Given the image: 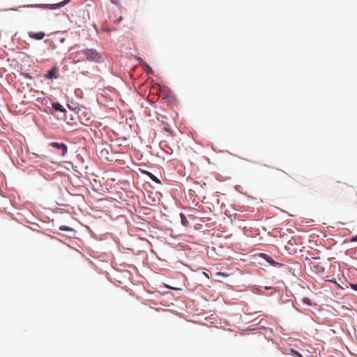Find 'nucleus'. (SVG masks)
<instances>
[{
    "label": "nucleus",
    "mask_w": 357,
    "mask_h": 357,
    "mask_svg": "<svg viewBox=\"0 0 357 357\" xmlns=\"http://www.w3.org/2000/svg\"><path fill=\"white\" fill-rule=\"evenodd\" d=\"M319 258H314L313 260L310 262V268L312 271H315L317 273H321L324 271V268L319 265L317 262Z\"/></svg>",
    "instance_id": "5"
},
{
    "label": "nucleus",
    "mask_w": 357,
    "mask_h": 357,
    "mask_svg": "<svg viewBox=\"0 0 357 357\" xmlns=\"http://www.w3.org/2000/svg\"><path fill=\"white\" fill-rule=\"evenodd\" d=\"M70 0H65L63 1H61L60 3H54V4H50V5H45V4H36V5H27V6H24L23 7H41V8H46V7H48L49 8H51V9H55V8H61V7H63L66 4H67L68 2H69Z\"/></svg>",
    "instance_id": "2"
},
{
    "label": "nucleus",
    "mask_w": 357,
    "mask_h": 357,
    "mask_svg": "<svg viewBox=\"0 0 357 357\" xmlns=\"http://www.w3.org/2000/svg\"><path fill=\"white\" fill-rule=\"evenodd\" d=\"M59 229L61 231H72L73 230L70 227H69L68 226H61L59 227Z\"/></svg>",
    "instance_id": "12"
},
{
    "label": "nucleus",
    "mask_w": 357,
    "mask_h": 357,
    "mask_svg": "<svg viewBox=\"0 0 357 357\" xmlns=\"http://www.w3.org/2000/svg\"><path fill=\"white\" fill-rule=\"evenodd\" d=\"M291 351L293 354H294L295 355L298 356V357H302V356L298 352H297L296 351H295L294 349H291Z\"/></svg>",
    "instance_id": "15"
},
{
    "label": "nucleus",
    "mask_w": 357,
    "mask_h": 357,
    "mask_svg": "<svg viewBox=\"0 0 357 357\" xmlns=\"http://www.w3.org/2000/svg\"><path fill=\"white\" fill-rule=\"evenodd\" d=\"M160 92L165 93L166 92V89H160Z\"/></svg>",
    "instance_id": "19"
},
{
    "label": "nucleus",
    "mask_w": 357,
    "mask_h": 357,
    "mask_svg": "<svg viewBox=\"0 0 357 357\" xmlns=\"http://www.w3.org/2000/svg\"><path fill=\"white\" fill-rule=\"evenodd\" d=\"M351 287L354 290L357 291V282L356 284H351Z\"/></svg>",
    "instance_id": "16"
},
{
    "label": "nucleus",
    "mask_w": 357,
    "mask_h": 357,
    "mask_svg": "<svg viewBox=\"0 0 357 357\" xmlns=\"http://www.w3.org/2000/svg\"><path fill=\"white\" fill-rule=\"evenodd\" d=\"M143 66L145 67L146 74L152 75L153 73L152 68L147 63H144Z\"/></svg>",
    "instance_id": "9"
},
{
    "label": "nucleus",
    "mask_w": 357,
    "mask_h": 357,
    "mask_svg": "<svg viewBox=\"0 0 357 357\" xmlns=\"http://www.w3.org/2000/svg\"><path fill=\"white\" fill-rule=\"evenodd\" d=\"M113 4L119 5V0H109Z\"/></svg>",
    "instance_id": "17"
},
{
    "label": "nucleus",
    "mask_w": 357,
    "mask_h": 357,
    "mask_svg": "<svg viewBox=\"0 0 357 357\" xmlns=\"http://www.w3.org/2000/svg\"><path fill=\"white\" fill-rule=\"evenodd\" d=\"M53 108L55 109V110H57V111H61V112H64L66 111L63 106L59 104V103H54L53 104Z\"/></svg>",
    "instance_id": "8"
},
{
    "label": "nucleus",
    "mask_w": 357,
    "mask_h": 357,
    "mask_svg": "<svg viewBox=\"0 0 357 357\" xmlns=\"http://www.w3.org/2000/svg\"><path fill=\"white\" fill-rule=\"evenodd\" d=\"M151 178L153 181H155V182H156V183H160V181H159V179H158V178H156V177H155L154 175H153V174H151Z\"/></svg>",
    "instance_id": "14"
},
{
    "label": "nucleus",
    "mask_w": 357,
    "mask_h": 357,
    "mask_svg": "<svg viewBox=\"0 0 357 357\" xmlns=\"http://www.w3.org/2000/svg\"><path fill=\"white\" fill-rule=\"evenodd\" d=\"M261 256H264V258L271 264L274 263V261L268 255L266 254H261Z\"/></svg>",
    "instance_id": "10"
},
{
    "label": "nucleus",
    "mask_w": 357,
    "mask_h": 357,
    "mask_svg": "<svg viewBox=\"0 0 357 357\" xmlns=\"http://www.w3.org/2000/svg\"><path fill=\"white\" fill-rule=\"evenodd\" d=\"M215 275H219V276H222V277H228L229 276V274L222 273V272H217V273H215Z\"/></svg>",
    "instance_id": "13"
},
{
    "label": "nucleus",
    "mask_w": 357,
    "mask_h": 357,
    "mask_svg": "<svg viewBox=\"0 0 357 357\" xmlns=\"http://www.w3.org/2000/svg\"><path fill=\"white\" fill-rule=\"evenodd\" d=\"M59 68L57 66H53L51 70H48L46 74L44 75V77L48 79H54L58 77L57 73Z\"/></svg>",
    "instance_id": "6"
},
{
    "label": "nucleus",
    "mask_w": 357,
    "mask_h": 357,
    "mask_svg": "<svg viewBox=\"0 0 357 357\" xmlns=\"http://www.w3.org/2000/svg\"><path fill=\"white\" fill-rule=\"evenodd\" d=\"M78 54H82L90 61L100 62L102 59L101 54L94 49H85L80 50Z\"/></svg>",
    "instance_id": "1"
},
{
    "label": "nucleus",
    "mask_w": 357,
    "mask_h": 357,
    "mask_svg": "<svg viewBox=\"0 0 357 357\" xmlns=\"http://www.w3.org/2000/svg\"><path fill=\"white\" fill-rule=\"evenodd\" d=\"M50 146L59 150L61 151V155L62 156H64L67 151H68V147L67 146L63 143H59V142H51L50 144Z\"/></svg>",
    "instance_id": "3"
},
{
    "label": "nucleus",
    "mask_w": 357,
    "mask_h": 357,
    "mask_svg": "<svg viewBox=\"0 0 357 357\" xmlns=\"http://www.w3.org/2000/svg\"><path fill=\"white\" fill-rule=\"evenodd\" d=\"M351 242H357V235L351 239Z\"/></svg>",
    "instance_id": "18"
},
{
    "label": "nucleus",
    "mask_w": 357,
    "mask_h": 357,
    "mask_svg": "<svg viewBox=\"0 0 357 357\" xmlns=\"http://www.w3.org/2000/svg\"><path fill=\"white\" fill-rule=\"evenodd\" d=\"M347 186L348 185L346 183H342L341 182L337 181L333 187V192L335 195L339 196Z\"/></svg>",
    "instance_id": "4"
},
{
    "label": "nucleus",
    "mask_w": 357,
    "mask_h": 357,
    "mask_svg": "<svg viewBox=\"0 0 357 357\" xmlns=\"http://www.w3.org/2000/svg\"><path fill=\"white\" fill-rule=\"evenodd\" d=\"M181 222L183 225H186L187 223H188V220L185 218V216L183 215V214H181Z\"/></svg>",
    "instance_id": "11"
},
{
    "label": "nucleus",
    "mask_w": 357,
    "mask_h": 357,
    "mask_svg": "<svg viewBox=\"0 0 357 357\" xmlns=\"http://www.w3.org/2000/svg\"><path fill=\"white\" fill-rule=\"evenodd\" d=\"M45 33L43 32V31H40V32H38V33H35V32H33V31H29L28 32V36L31 38H33L34 40H42L44 37H45Z\"/></svg>",
    "instance_id": "7"
}]
</instances>
